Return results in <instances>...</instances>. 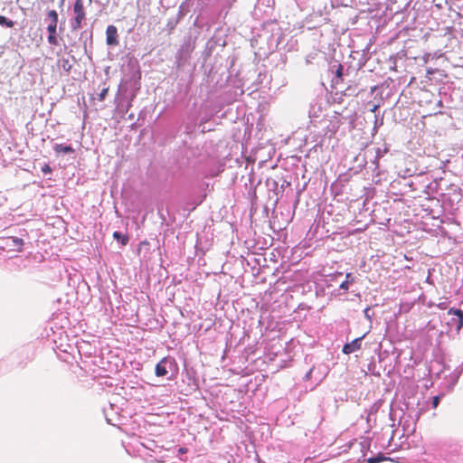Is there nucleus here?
<instances>
[{"instance_id": "2eb2a0df", "label": "nucleus", "mask_w": 463, "mask_h": 463, "mask_svg": "<svg viewBox=\"0 0 463 463\" xmlns=\"http://www.w3.org/2000/svg\"><path fill=\"white\" fill-rule=\"evenodd\" d=\"M353 282H354V279H352L351 280L345 279L344 282H342L340 284V288L346 291L349 288V284L353 283Z\"/></svg>"}, {"instance_id": "7ed1b4c3", "label": "nucleus", "mask_w": 463, "mask_h": 463, "mask_svg": "<svg viewBox=\"0 0 463 463\" xmlns=\"http://www.w3.org/2000/svg\"><path fill=\"white\" fill-rule=\"evenodd\" d=\"M448 313L449 315L455 316V317H452L450 321L448 322V325L458 333L463 326V311L460 309L450 308Z\"/></svg>"}, {"instance_id": "9b49d317", "label": "nucleus", "mask_w": 463, "mask_h": 463, "mask_svg": "<svg viewBox=\"0 0 463 463\" xmlns=\"http://www.w3.org/2000/svg\"><path fill=\"white\" fill-rule=\"evenodd\" d=\"M61 67L62 68L63 71H65L66 72H70L71 70V63L69 59H62L61 61Z\"/></svg>"}, {"instance_id": "412c9836", "label": "nucleus", "mask_w": 463, "mask_h": 463, "mask_svg": "<svg viewBox=\"0 0 463 463\" xmlns=\"http://www.w3.org/2000/svg\"><path fill=\"white\" fill-rule=\"evenodd\" d=\"M353 278H352V274L351 273H347L346 276H345V279H348V280H351Z\"/></svg>"}, {"instance_id": "ddd939ff", "label": "nucleus", "mask_w": 463, "mask_h": 463, "mask_svg": "<svg viewBox=\"0 0 463 463\" xmlns=\"http://www.w3.org/2000/svg\"><path fill=\"white\" fill-rule=\"evenodd\" d=\"M385 459H386V458L380 454V455H378L376 457L369 458L367 459V463H379V462H382V461H383Z\"/></svg>"}, {"instance_id": "dca6fc26", "label": "nucleus", "mask_w": 463, "mask_h": 463, "mask_svg": "<svg viewBox=\"0 0 463 463\" xmlns=\"http://www.w3.org/2000/svg\"><path fill=\"white\" fill-rule=\"evenodd\" d=\"M52 167L48 165V164H44L43 166L42 167V172L44 174V175H48V174H51L52 173Z\"/></svg>"}, {"instance_id": "4468645a", "label": "nucleus", "mask_w": 463, "mask_h": 463, "mask_svg": "<svg viewBox=\"0 0 463 463\" xmlns=\"http://www.w3.org/2000/svg\"><path fill=\"white\" fill-rule=\"evenodd\" d=\"M343 70H344V67L342 64H338L337 65V69L335 71V76L338 78V80H340L341 81L343 80Z\"/></svg>"}, {"instance_id": "f3484780", "label": "nucleus", "mask_w": 463, "mask_h": 463, "mask_svg": "<svg viewBox=\"0 0 463 463\" xmlns=\"http://www.w3.org/2000/svg\"><path fill=\"white\" fill-rule=\"evenodd\" d=\"M108 90H109V89H108V88H104V89L100 91V93L99 94V99L100 101L104 100V99H105V97H106V95H107V93H108Z\"/></svg>"}, {"instance_id": "39448f33", "label": "nucleus", "mask_w": 463, "mask_h": 463, "mask_svg": "<svg viewBox=\"0 0 463 463\" xmlns=\"http://www.w3.org/2000/svg\"><path fill=\"white\" fill-rule=\"evenodd\" d=\"M174 363V359H170L168 357H164L155 368L156 375L158 377L165 376L168 373L167 365L172 364Z\"/></svg>"}, {"instance_id": "a211bd4d", "label": "nucleus", "mask_w": 463, "mask_h": 463, "mask_svg": "<svg viewBox=\"0 0 463 463\" xmlns=\"http://www.w3.org/2000/svg\"><path fill=\"white\" fill-rule=\"evenodd\" d=\"M144 247H149V242L146 241H141L138 246V252H140Z\"/></svg>"}, {"instance_id": "f03ea898", "label": "nucleus", "mask_w": 463, "mask_h": 463, "mask_svg": "<svg viewBox=\"0 0 463 463\" xmlns=\"http://www.w3.org/2000/svg\"><path fill=\"white\" fill-rule=\"evenodd\" d=\"M50 24L47 26L48 31V43L51 45H59L57 39V24H58V14L55 10H50L47 13Z\"/></svg>"}, {"instance_id": "f8f14e48", "label": "nucleus", "mask_w": 463, "mask_h": 463, "mask_svg": "<svg viewBox=\"0 0 463 463\" xmlns=\"http://www.w3.org/2000/svg\"><path fill=\"white\" fill-rule=\"evenodd\" d=\"M332 128L329 130L331 133V136H335L337 132L338 128H340L341 122L339 119H336L335 121H332Z\"/></svg>"}, {"instance_id": "423d86ee", "label": "nucleus", "mask_w": 463, "mask_h": 463, "mask_svg": "<svg viewBox=\"0 0 463 463\" xmlns=\"http://www.w3.org/2000/svg\"><path fill=\"white\" fill-rule=\"evenodd\" d=\"M363 338L364 336H361L353 340L350 343L345 344L342 349L343 353L345 354H349L354 353V351L359 350L361 348V341Z\"/></svg>"}, {"instance_id": "6e6552de", "label": "nucleus", "mask_w": 463, "mask_h": 463, "mask_svg": "<svg viewBox=\"0 0 463 463\" xmlns=\"http://www.w3.org/2000/svg\"><path fill=\"white\" fill-rule=\"evenodd\" d=\"M8 240L11 241V242H12L11 246L15 247L18 251L22 250L23 246H24L23 239L18 238V237H10Z\"/></svg>"}, {"instance_id": "0eeeda50", "label": "nucleus", "mask_w": 463, "mask_h": 463, "mask_svg": "<svg viewBox=\"0 0 463 463\" xmlns=\"http://www.w3.org/2000/svg\"><path fill=\"white\" fill-rule=\"evenodd\" d=\"M54 151L56 154H68V153H73L74 149L71 146H65L63 144H57L54 146Z\"/></svg>"}, {"instance_id": "6ab92c4d", "label": "nucleus", "mask_w": 463, "mask_h": 463, "mask_svg": "<svg viewBox=\"0 0 463 463\" xmlns=\"http://www.w3.org/2000/svg\"><path fill=\"white\" fill-rule=\"evenodd\" d=\"M439 396H435V397L433 398V401H432V407H433L434 409H435V408H437V407H438V405H439Z\"/></svg>"}, {"instance_id": "9d476101", "label": "nucleus", "mask_w": 463, "mask_h": 463, "mask_svg": "<svg viewBox=\"0 0 463 463\" xmlns=\"http://www.w3.org/2000/svg\"><path fill=\"white\" fill-rule=\"evenodd\" d=\"M0 25H5L8 28H13L14 26V22L12 20H8L4 15H0Z\"/></svg>"}, {"instance_id": "20e7f679", "label": "nucleus", "mask_w": 463, "mask_h": 463, "mask_svg": "<svg viewBox=\"0 0 463 463\" xmlns=\"http://www.w3.org/2000/svg\"><path fill=\"white\" fill-rule=\"evenodd\" d=\"M106 43L109 46L118 45V29L115 25H109L106 29Z\"/></svg>"}, {"instance_id": "f257e3e1", "label": "nucleus", "mask_w": 463, "mask_h": 463, "mask_svg": "<svg viewBox=\"0 0 463 463\" xmlns=\"http://www.w3.org/2000/svg\"><path fill=\"white\" fill-rule=\"evenodd\" d=\"M72 10L74 16L71 21V27L72 31H79L87 16L83 0H75Z\"/></svg>"}, {"instance_id": "1a4fd4ad", "label": "nucleus", "mask_w": 463, "mask_h": 463, "mask_svg": "<svg viewBox=\"0 0 463 463\" xmlns=\"http://www.w3.org/2000/svg\"><path fill=\"white\" fill-rule=\"evenodd\" d=\"M113 238L120 241L123 246L127 245L129 240L128 235H123L118 232H114Z\"/></svg>"}, {"instance_id": "aec40b11", "label": "nucleus", "mask_w": 463, "mask_h": 463, "mask_svg": "<svg viewBox=\"0 0 463 463\" xmlns=\"http://www.w3.org/2000/svg\"><path fill=\"white\" fill-rule=\"evenodd\" d=\"M187 451H188V449H187L186 448H180V449H178V452H179L180 454H184V453H186Z\"/></svg>"}]
</instances>
